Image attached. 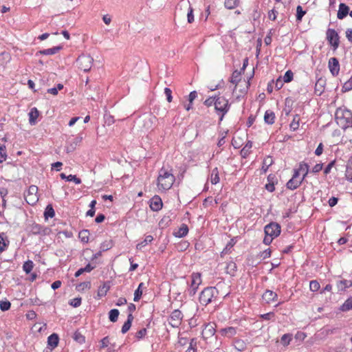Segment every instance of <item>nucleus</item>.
Instances as JSON below:
<instances>
[{
	"mask_svg": "<svg viewBox=\"0 0 352 352\" xmlns=\"http://www.w3.org/2000/svg\"><path fill=\"white\" fill-rule=\"evenodd\" d=\"M278 295L272 290H266L262 296L263 300L267 304L274 302L277 300Z\"/></svg>",
	"mask_w": 352,
	"mask_h": 352,
	"instance_id": "4468645a",
	"label": "nucleus"
},
{
	"mask_svg": "<svg viewBox=\"0 0 352 352\" xmlns=\"http://www.w3.org/2000/svg\"><path fill=\"white\" fill-rule=\"evenodd\" d=\"M119 314V311L117 309L110 310L109 312V320L112 322H116L118 320Z\"/></svg>",
	"mask_w": 352,
	"mask_h": 352,
	"instance_id": "f704fd0d",
	"label": "nucleus"
},
{
	"mask_svg": "<svg viewBox=\"0 0 352 352\" xmlns=\"http://www.w3.org/2000/svg\"><path fill=\"white\" fill-rule=\"evenodd\" d=\"M294 74L291 70H288L285 72L283 80L285 82H289L293 80Z\"/></svg>",
	"mask_w": 352,
	"mask_h": 352,
	"instance_id": "09e8293b",
	"label": "nucleus"
},
{
	"mask_svg": "<svg viewBox=\"0 0 352 352\" xmlns=\"http://www.w3.org/2000/svg\"><path fill=\"white\" fill-rule=\"evenodd\" d=\"M309 288L311 292H317L320 289V284L317 280H311L309 283Z\"/></svg>",
	"mask_w": 352,
	"mask_h": 352,
	"instance_id": "864d4df0",
	"label": "nucleus"
},
{
	"mask_svg": "<svg viewBox=\"0 0 352 352\" xmlns=\"http://www.w3.org/2000/svg\"><path fill=\"white\" fill-rule=\"evenodd\" d=\"M153 240V237L151 235H147L145 239L138 243L136 245L137 250H141L144 247H145L147 244L151 243Z\"/></svg>",
	"mask_w": 352,
	"mask_h": 352,
	"instance_id": "c756f323",
	"label": "nucleus"
},
{
	"mask_svg": "<svg viewBox=\"0 0 352 352\" xmlns=\"http://www.w3.org/2000/svg\"><path fill=\"white\" fill-rule=\"evenodd\" d=\"M336 121L343 130L352 129V112L344 107H339L335 113Z\"/></svg>",
	"mask_w": 352,
	"mask_h": 352,
	"instance_id": "f257e3e1",
	"label": "nucleus"
},
{
	"mask_svg": "<svg viewBox=\"0 0 352 352\" xmlns=\"http://www.w3.org/2000/svg\"><path fill=\"white\" fill-rule=\"evenodd\" d=\"M146 329L142 328L136 333V338L138 339H142L146 334Z\"/></svg>",
	"mask_w": 352,
	"mask_h": 352,
	"instance_id": "e2e57ef3",
	"label": "nucleus"
},
{
	"mask_svg": "<svg viewBox=\"0 0 352 352\" xmlns=\"http://www.w3.org/2000/svg\"><path fill=\"white\" fill-rule=\"evenodd\" d=\"M278 14V12L275 10H271L268 12V17L272 21H275L276 19V15Z\"/></svg>",
	"mask_w": 352,
	"mask_h": 352,
	"instance_id": "338daca9",
	"label": "nucleus"
},
{
	"mask_svg": "<svg viewBox=\"0 0 352 352\" xmlns=\"http://www.w3.org/2000/svg\"><path fill=\"white\" fill-rule=\"evenodd\" d=\"M215 333V327L214 324H206L202 330V337L204 339H208L213 336Z\"/></svg>",
	"mask_w": 352,
	"mask_h": 352,
	"instance_id": "f8f14e48",
	"label": "nucleus"
},
{
	"mask_svg": "<svg viewBox=\"0 0 352 352\" xmlns=\"http://www.w3.org/2000/svg\"><path fill=\"white\" fill-rule=\"evenodd\" d=\"M7 158V154L6 151V146L0 144V163L6 161Z\"/></svg>",
	"mask_w": 352,
	"mask_h": 352,
	"instance_id": "49530a36",
	"label": "nucleus"
},
{
	"mask_svg": "<svg viewBox=\"0 0 352 352\" xmlns=\"http://www.w3.org/2000/svg\"><path fill=\"white\" fill-rule=\"evenodd\" d=\"M349 8L345 3H341L339 5V9L337 14V17L339 19H343L349 14Z\"/></svg>",
	"mask_w": 352,
	"mask_h": 352,
	"instance_id": "2eb2a0df",
	"label": "nucleus"
},
{
	"mask_svg": "<svg viewBox=\"0 0 352 352\" xmlns=\"http://www.w3.org/2000/svg\"><path fill=\"white\" fill-rule=\"evenodd\" d=\"M175 179L172 170H167L162 167L159 171L157 177V186L159 189L162 190H169L172 187Z\"/></svg>",
	"mask_w": 352,
	"mask_h": 352,
	"instance_id": "f03ea898",
	"label": "nucleus"
},
{
	"mask_svg": "<svg viewBox=\"0 0 352 352\" xmlns=\"http://www.w3.org/2000/svg\"><path fill=\"white\" fill-rule=\"evenodd\" d=\"M11 307V303L8 300L1 301L0 302V309L1 311H5L10 309Z\"/></svg>",
	"mask_w": 352,
	"mask_h": 352,
	"instance_id": "3c124183",
	"label": "nucleus"
},
{
	"mask_svg": "<svg viewBox=\"0 0 352 352\" xmlns=\"http://www.w3.org/2000/svg\"><path fill=\"white\" fill-rule=\"evenodd\" d=\"M42 230V227L38 224H34L32 226L31 232L33 234H41Z\"/></svg>",
	"mask_w": 352,
	"mask_h": 352,
	"instance_id": "13d9d810",
	"label": "nucleus"
},
{
	"mask_svg": "<svg viewBox=\"0 0 352 352\" xmlns=\"http://www.w3.org/2000/svg\"><path fill=\"white\" fill-rule=\"evenodd\" d=\"M187 19L189 23L194 21L193 9L190 5L188 8Z\"/></svg>",
	"mask_w": 352,
	"mask_h": 352,
	"instance_id": "4d7b16f0",
	"label": "nucleus"
},
{
	"mask_svg": "<svg viewBox=\"0 0 352 352\" xmlns=\"http://www.w3.org/2000/svg\"><path fill=\"white\" fill-rule=\"evenodd\" d=\"M328 67L332 76H337L340 72V64L337 58H330L328 63Z\"/></svg>",
	"mask_w": 352,
	"mask_h": 352,
	"instance_id": "9b49d317",
	"label": "nucleus"
},
{
	"mask_svg": "<svg viewBox=\"0 0 352 352\" xmlns=\"http://www.w3.org/2000/svg\"><path fill=\"white\" fill-rule=\"evenodd\" d=\"M74 339L76 342L79 344H82L85 342V337L82 336L80 332L76 331L74 335Z\"/></svg>",
	"mask_w": 352,
	"mask_h": 352,
	"instance_id": "c03bdc74",
	"label": "nucleus"
},
{
	"mask_svg": "<svg viewBox=\"0 0 352 352\" xmlns=\"http://www.w3.org/2000/svg\"><path fill=\"white\" fill-rule=\"evenodd\" d=\"M164 94L166 96V99L168 100V102H170L172 101V99H173V97H172V91L168 88V87H166L164 89Z\"/></svg>",
	"mask_w": 352,
	"mask_h": 352,
	"instance_id": "69168bd1",
	"label": "nucleus"
},
{
	"mask_svg": "<svg viewBox=\"0 0 352 352\" xmlns=\"http://www.w3.org/2000/svg\"><path fill=\"white\" fill-rule=\"evenodd\" d=\"M221 333L222 336H226L228 338H232V336L236 335V329L233 327H229L221 329Z\"/></svg>",
	"mask_w": 352,
	"mask_h": 352,
	"instance_id": "b1692460",
	"label": "nucleus"
},
{
	"mask_svg": "<svg viewBox=\"0 0 352 352\" xmlns=\"http://www.w3.org/2000/svg\"><path fill=\"white\" fill-rule=\"evenodd\" d=\"M273 160L271 157L268 156L265 157L263 161L262 171L266 173L268 168L272 164Z\"/></svg>",
	"mask_w": 352,
	"mask_h": 352,
	"instance_id": "2f4dec72",
	"label": "nucleus"
},
{
	"mask_svg": "<svg viewBox=\"0 0 352 352\" xmlns=\"http://www.w3.org/2000/svg\"><path fill=\"white\" fill-rule=\"evenodd\" d=\"M345 176L347 180L352 182V157L349 160L346 166Z\"/></svg>",
	"mask_w": 352,
	"mask_h": 352,
	"instance_id": "473e14b6",
	"label": "nucleus"
},
{
	"mask_svg": "<svg viewBox=\"0 0 352 352\" xmlns=\"http://www.w3.org/2000/svg\"><path fill=\"white\" fill-rule=\"evenodd\" d=\"M283 82H285L283 79H281L280 77H279L278 78L276 79V82H275V87L276 89H280L283 87Z\"/></svg>",
	"mask_w": 352,
	"mask_h": 352,
	"instance_id": "774afa93",
	"label": "nucleus"
},
{
	"mask_svg": "<svg viewBox=\"0 0 352 352\" xmlns=\"http://www.w3.org/2000/svg\"><path fill=\"white\" fill-rule=\"evenodd\" d=\"M218 295L219 292L216 287H206L199 295V302L202 305L206 306L213 301H215Z\"/></svg>",
	"mask_w": 352,
	"mask_h": 352,
	"instance_id": "7ed1b4c3",
	"label": "nucleus"
},
{
	"mask_svg": "<svg viewBox=\"0 0 352 352\" xmlns=\"http://www.w3.org/2000/svg\"><path fill=\"white\" fill-rule=\"evenodd\" d=\"M252 147V142L251 141H248L245 144V146L241 151V155L243 157H246L251 152V148Z\"/></svg>",
	"mask_w": 352,
	"mask_h": 352,
	"instance_id": "c85d7f7f",
	"label": "nucleus"
},
{
	"mask_svg": "<svg viewBox=\"0 0 352 352\" xmlns=\"http://www.w3.org/2000/svg\"><path fill=\"white\" fill-rule=\"evenodd\" d=\"M144 286V283H141L139 284L138 287L136 289V290L134 292V298L133 300L135 302H138L142 297V287Z\"/></svg>",
	"mask_w": 352,
	"mask_h": 352,
	"instance_id": "c9c22d12",
	"label": "nucleus"
},
{
	"mask_svg": "<svg viewBox=\"0 0 352 352\" xmlns=\"http://www.w3.org/2000/svg\"><path fill=\"white\" fill-rule=\"evenodd\" d=\"M38 187L32 185L29 187L27 192L24 194L25 201L30 205H34L38 201Z\"/></svg>",
	"mask_w": 352,
	"mask_h": 352,
	"instance_id": "423d86ee",
	"label": "nucleus"
},
{
	"mask_svg": "<svg viewBox=\"0 0 352 352\" xmlns=\"http://www.w3.org/2000/svg\"><path fill=\"white\" fill-rule=\"evenodd\" d=\"M109 344V338L108 336L103 338L100 340V349L106 348Z\"/></svg>",
	"mask_w": 352,
	"mask_h": 352,
	"instance_id": "0e129e2a",
	"label": "nucleus"
},
{
	"mask_svg": "<svg viewBox=\"0 0 352 352\" xmlns=\"http://www.w3.org/2000/svg\"><path fill=\"white\" fill-rule=\"evenodd\" d=\"M91 287V283L89 281L82 282L78 284L76 289L78 292H82L85 289H89Z\"/></svg>",
	"mask_w": 352,
	"mask_h": 352,
	"instance_id": "37998d69",
	"label": "nucleus"
},
{
	"mask_svg": "<svg viewBox=\"0 0 352 352\" xmlns=\"http://www.w3.org/2000/svg\"><path fill=\"white\" fill-rule=\"evenodd\" d=\"M305 13L306 12L302 10V8L300 6H298L296 8V20L300 21Z\"/></svg>",
	"mask_w": 352,
	"mask_h": 352,
	"instance_id": "de8ad7c7",
	"label": "nucleus"
},
{
	"mask_svg": "<svg viewBox=\"0 0 352 352\" xmlns=\"http://www.w3.org/2000/svg\"><path fill=\"white\" fill-rule=\"evenodd\" d=\"M109 287L107 286L106 284H104L102 286H100L99 287L98 295L99 296H104L107 294V291L109 290Z\"/></svg>",
	"mask_w": 352,
	"mask_h": 352,
	"instance_id": "8fccbe9b",
	"label": "nucleus"
},
{
	"mask_svg": "<svg viewBox=\"0 0 352 352\" xmlns=\"http://www.w3.org/2000/svg\"><path fill=\"white\" fill-rule=\"evenodd\" d=\"M275 113L271 110H267L264 116V121L266 124H272L275 121Z\"/></svg>",
	"mask_w": 352,
	"mask_h": 352,
	"instance_id": "4be33fe9",
	"label": "nucleus"
},
{
	"mask_svg": "<svg viewBox=\"0 0 352 352\" xmlns=\"http://www.w3.org/2000/svg\"><path fill=\"white\" fill-rule=\"evenodd\" d=\"M239 3V0H225V6L228 9H234Z\"/></svg>",
	"mask_w": 352,
	"mask_h": 352,
	"instance_id": "a19ab883",
	"label": "nucleus"
},
{
	"mask_svg": "<svg viewBox=\"0 0 352 352\" xmlns=\"http://www.w3.org/2000/svg\"><path fill=\"white\" fill-rule=\"evenodd\" d=\"M60 177L63 179H66L69 182H74L76 184H80L81 183V179L74 175H69L67 176L65 173H61Z\"/></svg>",
	"mask_w": 352,
	"mask_h": 352,
	"instance_id": "a878e982",
	"label": "nucleus"
},
{
	"mask_svg": "<svg viewBox=\"0 0 352 352\" xmlns=\"http://www.w3.org/2000/svg\"><path fill=\"white\" fill-rule=\"evenodd\" d=\"M302 182V179L292 178L287 182L286 186L288 189L293 190L298 188Z\"/></svg>",
	"mask_w": 352,
	"mask_h": 352,
	"instance_id": "a211bd4d",
	"label": "nucleus"
},
{
	"mask_svg": "<svg viewBox=\"0 0 352 352\" xmlns=\"http://www.w3.org/2000/svg\"><path fill=\"white\" fill-rule=\"evenodd\" d=\"M81 298H74L69 302V305L73 307H78L81 305Z\"/></svg>",
	"mask_w": 352,
	"mask_h": 352,
	"instance_id": "bf43d9fd",
	"label": "nucleus"
},
{
	"mask_svg": "<svg viewBox=\"0 0 352 352\" xmlns=\"http://www.w3.org/2000/svg\"><path fill=\"white\" fill-rule=\"evenodd\" d=\"M292 339V335L290 333L284 334L280 339V342L283 346H287L289 344Z\"/></svg>",
	"mask_w": 352,
	"mask_h": 352,
	"instance_id": "ea45409f",
	"label": "nucleus"
},
{
	"mask_svg": "<svg viewBox=\"0 0 352 352\" xmlns=\"http://www.w3.org/2000/svg\"><path fill=\"white\" fill-rule=\"evenodd\" d=\"M188 232V227L187 225L183 223L178 229L177 231L174 232V236L178 238H182L187 235Z\"/></svg>",
	"mask_w": 352,
	"mask_h": 352,
	"instance_id": "aec40b11",
	"label": "nucleus"
},
{
	"mask_svg": "<svg viewBox=\"0 0 352 352\" xmlns=\"http://www.w3.org/2000/svg\"><path fill=\"white\" fill-rule=\"evenodd\" d=\"M264 231L266 235L276 238L280 234V226L276 222H271L265 226Z\"/></svg>",
	"mask_w": 352,
	"mask_h": 352,
	"instance_id": "9d476101",
	"label": "nucleus"
},
{
	"mask_svg": "<svg viewBox=\"0 0 352 352\" xmlns=\"http://www.w3.org/2000/svg\"><path fill=\"white\" fill-rule=\"evenodd\" d=\"M93 62L94 58L87 54H82L77 59L78 67L85 72H87L91 69Z\"/></svg>",
	"mask_w": 352,
	"mask_h": 352,
	"instance_id": "39448f33",
	"label": "nucleus"
},
{
	"mask_svg": "<svg viewBox=\"0 0 352 352\" xmlns=\"http://www.w3.org/2000/svg\"><path fill=\"white\" fill-rule=\"evenodd\" d=\"M241 72L238 70H234L230 78V82L235 85V87L236 85L240 82L241 80Z\"/></svg>",
	"mask_w": 352,
	"mask_h": 352,
	"instance_id": "cd10ccee",
	"label": "nucleus"
},
{
	"mask_svg": "<svg viewBox=\"0 0 352 352\" xmlns=\"http://www.w3.org/2000/svg\"><path fill=\"white\" fill-rule=\"evenodd\" d=\"M78 236L82 242L87 243L89 241V231L87 230L80 231Z\"/></svg>",
	"mask_w": 352,
	"mask_h": 352,
	"instance_id": "79ce46f5",
	"label": "nucleus"
},
{
	"mask_svg": "<svg viewBox=\"0 0 352 352\" xmlns=\"http://www.w3.org/2000/svg\"><path fill=\"white\" fill-rule=\"evenodd\" d=\"M326 85V80L324 78H320L317 80L316 84H315V93L318 96H320L324 90V86Z\"/></svg>",
	"mask_w": 352,
	"mask_h": 352,
	"instance_id": "dca6fc26",
	"label": "nucleus"
},
{
	"mask_svg": "<svg viewBox=\"0 0 352 352\" xmlns=\"http://www.w3.org/2000/svg\"><path fill=\"white\" fill-rule=\"evenodd\" d=\"M133 320V314H129V315L127 316L126 321L124 323V324L122 327V329H121L122 333L124 334L130 329Z\"/></svg>",
	"mask_w": 352,
	"mask_h": 352,
	"instance_id": "412c9836",
	"label": "nucleus"
},
{
	"mask_svg": "<svg viewBox=\"0 0 352 352\" xmlns=\"http://www.w3.org/2000/svg\"><path fill=\"white\" fill-rule=\"evenodd\" d=\"M299 121L300 118L298 115H296L294 116L293 120L290 123V129L292 131H296L299 127Z\"/></svg>",
	"mask_w": 352,
	"mask_h": 352,
	"instance_id": "e433bc0d",
	"label": "nucleus"
},
{
	"mask_svg": "<svg viewBox=\"0 0 352 352\" xmlns=\"http://www.w3.org/2000/svg\"><path fill=\"white\" fill-rule=\"evenodd\" d=\"M230 104L224 96H217L214 105L215 112L219 116V122H221L225 115L229 111Z\"/></svg>",
	"mask_w": 352,
	"mask_h": 352,
	"instance_id": "20e7f679",
	"label": "nucleus"
},
{
	"mask_svg": "<svg viewBox=\"0 0 352 352\" xmlns=\"http://www.w3.org/2000/svg\"><path fill=\"white\" fill-rule=\"evenodd\" d=\"M34 267V263L32 261L28 260L23 263V270L26 274H29L32 272Z\"/></svg>",
	"mask_w": 352,
	"mask_h": 352,
	"instance_id": "58836bf2",
	"label": "nucleus"
},
{
	"mask_svg": "<svg viewBox=\"0 0 352 352\" xmlns=\"http://www.w3.org/2000/svg\"><path fill=\"white\" fill-rule=\"evenodd\" d=\"M299 170H300V173H302V177L301 179L304 180L309 173V166L308 164L305 163V162H300Z\"/></svg>",
	"mask_w": 352,
	"mask_h": 352,
	"instance_id": "bb28decb",
	"label": "nucleus"
},
{
	"mask_svg": "<svg viewBox=\"0 0 352 352\" xmlns=\"http://www.w3.org/2000/svg\"><path fill=\"white\" fill-rule=\"evenodd\" d=\"M352 309V296L349 298L340 307V310L342 311H348Z\"/></svg>",
	"mask_w": 352,
	"mask_h": 352,
	"instance_id": "72a5a7b5",
	"label": "nucleus"
},
{
	"mask_svg": "<svg viewBox=\"0 0 352 352\" xmlns=\"http://www.w3.org/2000/svg\"><path fill=\"white\" fill-rule=\"evenodd\" d=\"M58 342H59V338L56 333H52L47 338L48 346L52 350L55 349L58 346Z\"/></svg>",
	"mask_w": 352,
	"mask_h": 352,
	"instance_id": "f3484780",
	"label": "nucleus"
},
{
	"mask_svg": "<svg viewBox=\"0 0 352 352\" xmlns=\"http://www.w3.org/2000/svg\"><path fill=\"white\" fill-rule=\"evenodd\" d=\"M216 100L217 96L210 97L204 101V104L207 107H211L212 105L214 106Z\"/></svg>",
	"mask_w": 352,
	"mask_h": 352,
	"instance_id": "6e6d98bb",
	"label": "nucleus"
},
{
	"mask_svg": "<svg viewBox=\"0 0 352 352\" xmlns=\"http://www.w3.org/2000/svg\"><path fill=\"white\" fill-rule=\"evenodd\" d=\"M201 283V274L192 273L191 275V284L188 289V293L190 296H193L199 287V285Z\"/></svg>",
	"mask_w": 352,
	"mask_h": 352,
	"instance_id": "1a4fd4ad",
	"label": "nucleus"
},
{
	"mask_svg": "<svg viewBox=\"0 0 352 352\" xmlns=\"http://www.w3.org/2000/svg\"><path fill=\"white\" fill-rule=\"evenodd\" d=\"M29 122L31 125H34L36 122V119L39 116V112L36 107L30 109L29 113Z\"/></svg>",
	"mask_w": 352,
	"mask_h": 352,
	"instance_id": "6ab92c4d",
	"label": "nucleus"
},
{
	"mask_svg": "<svg viewBox=\"0 0 352 352\" xmlns=\"http://www.w3.org/2000/svg\"><path fill=\"white\" fill-rule=\"evenodd\" d=\"M163 206L162 199L155 195L150 200V208L153 211H159Z\"/></svg>",
	"mask_w": 352,
	"mask_h": 352,
	"instance_id": "ddd939ff",
	"label": "nucleus"
},
{
	"mask_svg": "<svg viewBox=\"0 0 352 352\" xmlns=\"http://www.w3.org/2000/svg\"><path fill=\"white\" fill-rule=\"evenodd\" d=\"M352 285V281L348 280H342L337 282L338 291H344Z\"/></svg>",
	"mask_w": 352,
	"mask_h": 352,
	"instance_id": "393cba45",
	"label": "nucleus"
},
{
	"mask_svg": "<svg viewBox=\"0 0 352 352\" xmlns=\"http://www.w3.org/2000/svg\"><path fill=\"white\" fill-rule=\"evenodd\" d=\"M82 137H76V138H74V142L72 144H71V145H70V148L69 147L67 148V151L70 152V151H73L75 148V146H76L78 143H80L82 141Z\"/></svg>",
	"mask_w": 352,
	"mask_h": 352,
	"instance_id": "603ef678",
	"label": "nucleus"
},
{
	"mask_svg": "<svg viewBox=\"0 0 352 352\" xmlns=\"http://www.w3.org/2000/svg\"><path fill=\"white\" fill-rule=\"evenodd\" d=\"M63 48L62 46H56L52 48H48L43 50H40L38 53L43 55H53L58 52Z\"/></svg>",
	"mask_w": 352,
	"mask_h": 352,
	"instance_id": "5701e85b",
	"label": "nucleus"
},
{
	"mask_svg": "<svg viewBox=\"0 0 352 352\" xmlns=\"http://www.w3.org/2000/svg\"><path fill=\"white\" fill-rule=\"evenodd\" d=\"M351 89H352V76L346 82H344V84L342 87V90L344 91H349Z\"/></svg>",
	"mask_w": 352,
	"mask_h": 352,
	"instance_id": "5fc2aeb1",
	"label": "nucleus"
},
{
	"mask_svg": "<svg viewBox=\"0 0 352 352\" xmlns=\"http://www.w3.org/2000/svg\"><path fill=\"white\" fill-rule=\"evenodd\" d=\"M271 256V250L267 248L263 252H260L259 256L261 259H265Z\"/></svg>",
	"mask_w": 352,
	"mask_h": 352,
	"instance_id": "052dcab7",
	"label": "nucleus"
},
{
	"mask_svg": "<svg viewBox=\"0 0 352 352\" xmlns=\"http://www.w3.org/2000/svg\"><path fill=\"white\" fill-rule=\"evenodd\" d=\"M183 319V314L179 309H175L169 316L168 321V324L174 327L178 328L182 324Z\"/></svg>",
	"mask_w": 352,
	"mask_h": 352,
	"instance_id": "0eeeda50",
	"label": "nucleus"
},
{
	"mask_svg": "<svg viewBox=\"0 0 352 352\" xmlns=\"http://www.w3.org/2000/svg\"><path fill=\"white\" fill-rule=\"evenodd\" d=\"M54 215L55 212L53 207L52 206V205H47L44 212V216L45 219L52 218L54 217Z\"/></svg>",
	"mask_w": 352,
	"mask_h": 352,
	"instance_id": "4c0bfd02",
	"label": "nucleus"
},
{
	"mask_svg": "<svg viewBox=\"0 0 352 352\" xmlns=\"http://www.w3.org/2000/svg\"><path fill=\"white\" fill-rule=\"evenodd\" d=\"M226 269L228 274L233 275L236 271V265L234 262H230L228 263Z\"/></svg>",
	"mask_w": 352,
	"mask_h": 352,
	"instance_id": "a18cd8bd",
	"label": "nucleus"
},
{
	"mask_svg": "<svg viewBox=\"0 0 352 352\" xmlns=\"http://www.w3.org/2000/svg\"><path fill=\"white\" fill-rule=\"evenodd\" d=\"M210 182L212 184H217L219 182V170L217 168L212 169L210 175Z\"/></svg>",
	"mask_w": 352,
	"mask_h": 352,
	"instance_id": "7c9ffc66",
	"label": "nucleus"
},
{
	"mask_svg": "<svg viewBox=\"0 0 352 352\" xmlns=\"http://www.w3.org/2000/svg\"><path fill=\"white\" fill-rule=\"evenodd\" d=\"M111 248V244L110 241H104L100 245V250L102 252L107 251Z\"/></svg>",
	"mask_w": 352,
	"mask_h": 352,
	"instance_id": "680f3d73",
	"label": "nucleus"
},
{
	"mask_svg": "<svg viewBox=\"0 0 352 352\" xmlns=\"http://www.w3.org/2000/svg\"><path fill=\"white\" fill-rule=\"evenodd\" d=\"M326 34L329 44L333 47L334 50H337L340 44V36L338 32L334 29L329 28Z\"/></svg>",
	"mask_w": 352,
	"mask_h": 352,
	"instance_id": "6e6552de",
	"label": "nucleus"
}]
</instances>
